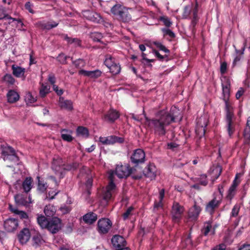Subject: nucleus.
<instances>
[{"instance_id":"f257e3e1","label":"nucleus","mask_w":250,"mask_h":250,"mask_svg":"<svg viewBox=\"0 0 250 250\" xmlns=\"http://www.w3.org/2000/svg\"><path fill=\"white\" fill-rule=\"evenodd\" d=\"M179 110L176 107L171 108L170 113L162 110L158 113L156 117L151 120L144 115L149 126L153 130L154 133L159 136H163L166 133L167 127L174 121L178 115Z\"/></svg>"},{"instance_id":"f03ea898","label":"nucleus","mask_w":250,"mask_h":250,"mask_svg":"<svg viewBox=\"0 0 250 250\" xmlns=\"http://www.w3.org/2000/svg\"><path fill=\"white\" fill-rule=\"evenodd\" d=\"M133 172V169L130 168L128 165H118L115 172L110 171L108 173V178L110 181L103 194V199L106 204L107 202L113 198V196L116 193V187L113 183V176L114 173L119 178H125Z\"/></svg>"},{"instance_id":"7ed1b4c3","label":"nucleus","mask_w":250,"mask_h":250,"mask_svg":"<svg viewBox=\"0 0 250 250\" xmlns=\"http://www.w3.org/2000/svg\"><path fill=\"white\" fill-rule=\"evenodd\" d=\"M225 111L226 112V126L227 131L230 136L235 130L234 117L233 115V107L232 103L230 101L225 102Z\"/></svg>"},{"instance_id":"20e7f679","label":"nucleus","mask_w":250,"mask_h":250,"mask_svg":"<svg viewBox=\"0 0 250 250\" xmlns=\"http://www.w3.org/2000/svg\"><path fill=\"white\" fill-rule=\"evenodd\" d=\"M78 167V164L74 163L72 165L64 166L62 159L59 158L54 160L52 168L55 171L56 174L61 178L62 177L63 171L65 170H70L76 169Z\"/></svg>"},{"instance_id":"39448f33","label":"nucleus","mask_w":250,"mask_h":250,"mask_svg":"<svg viewBox=\"0 0 250 250\" xmlns=\"http://www.w3.org/2000/svg\"><path fill=\"white\" fill-rule=\"evenodd\" d=\"M15 17H11L7 15L3 8H0V20H2L4 23H8L13 27H21L23 23L21 19L18 17V14H14Z\"/></svg>"},{"instance_id":"423d86ee","label":"nucleus","mask_w":250,"mask_h":250,"mask_svg":"<svg viewBox=\"0 0 250 250\" xmlns=\"http://www.w3.org/2000/svg\"><path fill=\"white\" fill-rule=\"evenodd\" d=\"M3 159L4 161H9L14 163H17L19 158L15 154L14 149L10 146L4 148L2 151Z\"/></svg>"},{"instance_id":"0eeeda50","label":"nucleus","mask_w":250,"mask_h":250,"mask_svg":"<svg viewBox=\"0 0 250 250\" xmlns=\"http://www.w3.org/2000/svg\"><path fill=\"white\" fill-rule=\"evenodd\" d=\"M15 200L18 206L28 207L32 203L30 195L27 194H17L15 196Z\"/></svg>"},{"instance_id":"6e6552de","label":"nucleus","mask_w":250,"mask_h":250,"mask_svg":"<svg viewBox=\"0 0 250 250\" xmlns=\"http://www.w3.org/2000/svg\"><path fill=\"white\" fill-rule=\"evenodd\" d=\"M112 223L107 218L100 219L98 222V231L101 233H106L111 229Z\"/></svg>"},{"instance_id":"1a4fd4ad","label":"nucleus","mask_w":250,"mask_h":250,"mask_svg":"<svg viewBox=\"0 0 250 250\" xmlns=\"http://www.w3.org/2000/svg\"><path fill=\"white\" fill-rule=\"evenodd\" d=\"M61 227L60 219L57 217H55L49 221L46 229L52 233H55L59 231Z\"/></svg>"},{"instance_id":"9d476101","label":"nucleus","mask_w":250,"mask_h":250,"mask_svg":"<svg viewBox=\"0 0 250 250\" xmlns=\"http://www.w3.org/2000/svg\"><path fill=\"white\" fill-rule=\"evenodd\" d=\"M242 175V174H241V173L236 174V175L235 176V178L233 181V183H232V185L230 186V187L229 188L228 190V192L227 198L228 199L231 200L233 198V197L234 196V195L236 193V188L240 182V181L238 179L240 178Z\"/></svg>"},{"instance_id":"9b49d317","label":"nucleus","mask_w":250,"mask_h":250,"mask_svg":"<svg viewBox=\"0 0 250 250\" xmlns=\"http://www.w3.org/2000/svg\"><path fill=\"white\" fill-rule=\"evenodd\" d=\"M124 141L123 138L115 136H109L108 137H100L99 141L103 145H110L116 143H122Z\"/></svg>"},{"instance_id":"f8f14e48","label":"nucleus","mask_w":250,"mask_h":250,"mask_svg":"<svg viewBox=\"0 0 250 250\" xmlns=\"http://www.w3.org/2000/svg\"><path fill=\"white\" fill-rule=\"evenodd\" d=\"M145 158V154L141 149H136L131 156V162L135 164L143 163Z\"/></svg>"},{"instance_id":"ddd939ff","label":"nucleus","mask_w":250,"mask_h":250,"mask_svg":"<svg viewBox=\"0 0 250 250\" xmlns=\"http://www.w3.org/2000/svg\"><path fill=\"white\" fill-rule=\"evenodd\" d=\"M84 17L95 23H100L103 20L101 16L94 12L89 10L84 11L83 13Z\"/></svg>"},{"instance_id":"4468645a","label":"nucleus","mask_w":250,"mask_h":250,"mask_svg":"<svg viewBox=\"0 0 250 250\" xmlns=\"http://www.w3.org/2000/svg\"><path fill=\"white\" fill-rule=\"evenodd\" d=\"M184 211V208L178 203L173 204L172 209V215L173 218L175 222L178 221L181 217Z\"/></svg>"},{"instance_id":"2eb2a0df","label":"nucleus","mask_w":250,"mask_h":250,"mask_svg":"<svg viewBox=\"0 0 250 250\" xmlns=\"http://www.w3.org/2000/svg\"><path fill=\"white\" fill-rule=\"evenodd\" d=\"M31 233L27 228L23 229L18 235V239L21 244L26 243L30 239Z\"/></svg>"},{"instance_id":"dca6fc26","label":"nucleus","mask_w":250,"mask_h":250,"mask_svg":"<svg viewBox=\"0 0 250 250\" xmlns=\"http://www.w3.org/2000/svg\"><path fill=\"white\" fill-rule=\"evenodd\" d=\"M221 172L222 168L219 165L213 166L210 168L208 174L210 177L212 184L214 181L219 177Z\"/></svg>"},{"instance_id":"f3484780","label":"nucleus","mask_w":250,"mask_h":250,"mask_svg":"<svg viewBox=\"0 0 250 250\" xmlns=\"http://www.w3.org/2000/svg\"><path fill=\"white\" fill-rule=\"evenodd\" d=\"M208 119L206 117H201L199 118L197 122V127L196 132L197 133L199 131H201L202 135H204L205 133V127L208 125Z\"/></svg>"},{"instance_id":"a211bd4d","label":"nucleus","mask_w":250,"mask_h":250,"mask_svg":"<svg viewBox=\"0 0 250 250\" xmlns=\"http://www.w3.org/2000/svg\"><path fill=\"white\" fill-rule=\"evenodd\" d=\"M4 228L9 232L15 230L18 226L17 220L13 218H9L4 222Z\"/></svg>"},{"instance_id":"6ab92c4d","label":"nucleus","mask_w":250,"mask_h":250,"mask_svg":"<svg viewBox=\"0 0 250 250\" xmlns=\"http://www.w3.org/2000/svg\"><path fill=\"white\" fill-rule=\"evenodd\" d=\"M111 242L116 249L126 246V241L125 238L120 235L114 236L111 239Z\"/></svg>"},{"instance_id":"aec40b11","label":"nucleus","mask_w":250,"mask_h":250,"mask_svg":"<svg viewBox=\"0 0 250 250\" xmlns=\"http://www.w3.org/2000/svg\"><path fill=\"white\" fill-rule=\"evenodd\" d=\"M79 74L87 76L90 78H97L99 77L102 74V72L99 70H95L94 71H86L84 70H80Z\"/></svg>"},{"instance_id":"412c9836","label":"nucleus","mask_w":250,"mask_h":250,"mask_svg":"<svg viewBox=\"0 0 250 250\" xmlns=\"http://www.w3.org/2000/svg\"><path fill=\"white\" fill-rule=\"evenodd\" d=\"M7 101L9 103H15L17 102L20 98L19 94L14 90H10L6 95Z\"/></svg>"},{"instance_id":"4be33fe9","label":"nucleus","mask_w":250,"mask_h":250,"mask_svg":"<svg viewBox=\"0 0 250 250\" xmlns=\"http://www.w3.org/2000/svg\"><path fill=\"white\" fill-rule=\"evenodd\" d=\"M59 105L62 108L68 110L73 109L72 102L70 100H65L62 97L59 98Z\"/></svg>"},{"instance_id":"5701e85b","label":"nucleus","mask_w":250,"mask_h":250,"mask_svg":"<svg viewBox=\"0 0 250 250\" xmlns=\"http://www.w3.org/2000/svg\"><path fill=\"white\" fill-rule=\"evenodd\" d=\"M12 69L13 70V74L16 77L24 78V73L25 69L15 65L12 66Z\"/></svg>"},{"instance_id":"b1692460","label":"nucleus","mask_w":250,"mask_h":250,"mask_svg":"<svg viewBox=\"0 0 250 250\" xmlns=\"http://www.w3.org/2000/svg\"><path fill=\"white\" fill-rule=\"evenodd\" d=\"M229 89H230V83L229 80H227L226 83H222V90L223 95V100L224 102L229 101Z\"/></svg>"},{"instance_id":"393cba45","label":"nucleus","mask_w":250,"mask_h":250,"mask_svg":"<svg viewBox=\"0 0 250 250\" xmlns=\"http://www.w3.org/2000/svg\"><path fill=\"white\" fill-rule=\"evenodd\" d=\"M200 211V208L196 205H194L193 207L189 209L188 213L189 217L192 220L196 219L198 216Z\"/></svg>"},{"instance_id":"a878e982","label":"nucleus","mask_w":250,"mask_h":250,"mask_svg":"<svg viewBox=\"0 0 250 250\" xmlns=\"http://www.w3.org/2000/svg\"><path fill=\"white\" fill-rule=\"evenodd\" d=\"M97 219V216L95 213L89 212L83 216V221L87 224H91Z\"/></svg>"},{"instance_id":"bb28decb","label":"nucleus","mask_w":250,"mask_h":250,"mask_svg":"<svg viewBox=\"0 0 250 250\" xmlns=\"http://www.w3.org/2000/svg\"><path fill=\"white\" fill-rule=\"evenodd\" d=\"M9 208L12 212L18 215L21 219H25L27 220L28 222L29 221L28 215L25 212L20 210L18 209L13 207L11 205H9Z\"/></svg>"},{"instance_id":"cd10ccee","label":"nucleus","mask_w":250,"mask_h":250,"mask_svg":"<svg viewBox=\"0 0 250 250\" xmlns=\"http://www.w3.org/2000/svg\"><path fill=\"white\" fill-rule=\"evenodd\" d=\"M202 233L205 236L212 235L215 233V229L212 228L210 224L208 222L204 224V228L202 229Z\"/></svg>"},{"instance_id":"c85d7f7f","label":"nucleus","mask_w":250,"mask_h":250,"mask_svg":"<svg viewBox=\"0 0 250 250\" xmlns=\"http://www.w3.org/2000/svg\"><path fill=\"white\" fill-rule=\"evenodd\" d=\"M125 7V6L120 4H116L112 7L111 12L113 15L117 16L118 18L120 15L122 14V12L123 11Z\"/></svg>"},{"instance_id":"c756f323","label":"nucleus","mask_w":250,"mask_h":250,"mask_svg":"<svg viewBox=\"0 0 250 250\" xmlns=\"http://www.w3.org/2000/svg\"><path fill=\"white\" fill-rule=\"evenodd\" d=\"M219 203L218 200H217L215 198L213 199L207 205L206 210L210 214L212 213L214 208L219 205Z\"/></svg>"},{"instance_id":"7c9ffc66","label":"nucleus","mask_w":250,"mask_h":250,"mask_svg":"<svg viewBox=\"0 0 250 250\" xmlns=\"http://www.w3.org/2000/svg\"><path fill=\"white\" fill-rule=\"evenodd\" d=\"M118 19L123 22L129 21L131 19V17L130 14L129 13L128 9L125 7L122 12V14L120 15Z\"/></svg>"},{"instance_id":"2f4dec72","label":"nucleus","mask_w":250,"mask_h":250,"mask_svg":"<svg viewBox=\"0 0 250 250\" xmlns=\"http://www.w3.org/2000/svg\"><path fill=\"white\" fill-rule=\"evenodd\" d=\"M39 24L42 28L49 30L56 27L58 25V23L55 21L40 22Z\"/></svg>"},{"instance_id":"473e14b6","label":"nucleus","mask_w":250,"mask_h":250,"mask_svg":"<svg viewBox=\"0 0 250 250\" xmlns=\"http://www.w3.org/2000/svg\"><path fill=\"white\" fill-rule=\"evenodd\" d=\"M145 175L151 180L154 179L156 177V168L154 166L150 165L147 168Z\"/></svg>"},{"instance_id":"72a5a7b5","label":"nucleus","mask_w":250,"mask_h":250,"mask_svg":"<svg viewBox=\"0 0 250 250\" xmlns=\"http://www.w3.org/2000/svg\"><path fill=\"white\" fill-rule=\"evenodd\" d=\"M119 117L118 113L114 110L111 109L105 116V119L111 122H113Z\"/></svg>"},{"instance_id":"f704fd0d","label":"nucleus","mask_w":250,"mask_h":250,"mask_svg":"<svg viewBox=\"0 0 250 250\" xmlns=\"http://www.w3.org/2000/svg\"><path fill=\"white\" fill-rule=\"evenodd\" d=\"M33 180L30 177L26 178L22 183V187L25 192H29L33 186Z\"/></svg>"},{"instance_id":"c9c22d12","label":"nucleus","mask_w":250,"mask_h":250,"mask_svg":"<svg viewBox=\"0 0 250 250\" xmlns=\"http://www.w3.org/2000/svg\"><path fill=\"white\" fill-rule=\"evenodd\" d=\"M56 211V208L52 205H48L46 206L44 209V212L45 214L48 217L53 216L55 214Z\"/></svg>"},{"instance_id":"e433bc0d","label":"nucleus","mask_w":250,"mask_h":250,"mask_svg":"<svg viewBox=\"0 0 250 250\" xmlns=\"http://www.w3.org/2000/svg\"><path fill=\"white\" fill-rule=\"evenodd\" d=\"M77 135L82 138H87L89 136L88 129L83 126H79L77 129Z\"/></svg>"},{"instance_id":"4c0bfd02","label":"nucleus","mask_w":250,"mask_h":250,"mask_svg":"<svg viewBox=\"0 0 250 250\" xmlns=\"http://www.w3.org/2000/svg\"><path fill=\"white\" fill-rule=\"evenodd\" d=\"M61 137L62 139L67 142H71L73 140L71 135V131L68 130L63 129L61 131Z\"/></svg>"},{"instance_id":"58836bf2","label":"nucleus","mask_w":250,"mask_h":250,"mask_svg":"<svg viewBox=\"0 0 250 250\" xmlns=\"http://www.w3.org/2000/svg\"><path fill=\"white\" fill-rule=\"evenodd\" d=\"M33 240L34 243V246H35L36 247L41 246L45 242V241L44 240L41 235L39 233H37L33 236Z\"/></svg>"},{"instance_id":"ea45409f","label":"nucleus","mask_w":250,"mask_h":250,"mask_svg":"<svg viewBox=\"0 0 250 250\" xmlns=\"http://www.w3.org/2000/svg\"><path fill=\"white\" fill-rule=\"evenodd\" d=\"M38 224L42 229H46L49 221L43 215H38L37 217Z\"/></svg>"},{"instance_id":"a19ab883","label":"nucleus","mask_w":250,"mask_h":250,"mask_svg":"<svg viewBox=\"0 0 250 250\" xmlns=\"http://www.w3.org/2000/svg\"><path fill=\"white\" fill-rule=\"evenodd\" d=\"M108 68L114 75L118 74L121 70L120 66L116 63L112 64Z\"/></svg>"},{"instance_id":"79ce46f5","label":"nucleus","mask_w":250,"mask_h":250,"mask_svg":"<svg viewBox=\"0 0 250 250\" xmlns=\"http://www.w3.org/2000/svg\"><path fill=\"white\" fill-rule=\"evenodd\" d=\"M2 80L8 84L12 85L15 82V79L10 74H6L3 77Z\"/></svg>"},{"instance_id":"37998d69","label":"nucleus","mask_w":250,"mask_h":250,"mask_svg":"<svg viewBox=\"0 0 250 250\" xmlns=\"http://www.w3.org/2000/svg\"><path fill=\"white\" fill-rule=\"evenodd\" d=\"M244 136L245 139L250 140V117L248 119L247 126L244 130Z\"/></svg>"},{"instance_id":"c03bdc74","label":"nucleus","mask_w":250,"mask_h":250,"mask_svg":"<svg viewBox=\"0 0 250 250\" xmlns=\"http://www.w3.org/2000/svg\"><path fill=\"white\" fill-rule=\"evenodd\" d=\"M49 86L45 84H42L40 90V94L41 96L42 97H44L49 92Z\"/></svg>"},{"instance_id":"a18cd8bd","label":"nucleus","mask_w":250,"mask_h":250,"mask_svg":"<svg viewBox=\"0 0 250 250\" xmlns=\"http://www.w3.org/2000/svg\"><path fill=\"white\" fill-rule=\"evenodd\" d=\"M165 195V190L164 189H161L159 192V202L158 203H156L154 205V208H157L159 207H162V201Z\"/></svg>"},{"instance_id":"49530a36","label":"nucleus","mask_w":250,"mask_h":250,"mask_svg":"<svg viewBox=\"0 0 250 250\" xmlns=\"http://www.w3.org/2000/svg\"><path fill=\"white\" fill-rule=\"evenodd\" d=\"M36 101V98L34 97L30 92H28L25 96V101L27 104H29L34 103Z\"/></svg>"},{"instance_id":"de8ad7c7","label":"nucleus","mask_w":250,"mask_h":250,"mask_svg":"<svg viewBox=\"0 0 250 250\" xmlns=\"http://www.w3.org/2000/svg\"><path fill=\"white\" fill-rule=\"evenodd\" d=\"M64 39L69 43H73L75 46L80 45L81 41L77 39H71L67 35L64 36Z\"/></svg>"},{"instance_id":"09e8293b","label":"nucleus","mask_w":250,"mask_h":250,"mask_svg":"<svg viewBox=\"0 0 250 250\" xmlns=\"http://www.w3.org/2000/svg\"><path fill=\"white\" fill-rule=\"evenodd\" d=\"M47 186L43 181L39 180L38 190L41 192H44L47 189Z\"/></svg>"},{"instance_id":"8fccbe9b","label":"nucleus","mask_w":250,"mask_h":250,"mask_svg":"<svg viewBox=\"0 0 250 250\" xmlns=\"http://www.w3.org/2000/svg\"><path fill=\"white\" fill-rule=\"evenodd\" d=\"M160 20L163 22L164 24L167 27H169L172 24V22L170 19L166 16H161L159 18Z\"/></svg>"},{"instance_id":"3c124183","label":"nucleus","mask_w":250,"mask_h":250,"mask_svg":"<svg viewBox=\"0 0 250 250\" xmlns=\"http://www.w3.org/2000/svg\"><path fill=\"white\" fill-rule=\"evenodd\" d=\"M239 210H240V206H239V205H238V204L235 205L233 207V208L232 209L230 216L231 217H236L238 215V213L239 212Z\"/></svg>"},{"instance_id":"603ef678","label":"nucleus","mask_w":250,"mask_h":250,"mask_svg":"<svg viewBox=\"0 0 250 250\" xmlns=\"http://www.w3.org/2000/svg\"><path fill=\"white\" fill-rule=\"evenodd\" d=\"M115 62L113 61L112 58L111 56H107L105 60L104 63L105 65L109 68L112 64Z\"/></svg>"},{"instance_id":"864d4df0","label":"nucleus","mask_w":250,"mask_h":250,"mask_svg":"<svg viewBox=\"0 0 250 250\" xmlns=\"http://www.w3.org/2000/svg\"><path fill=\"white\" fill-rule=\"evenodd\" d=\"M207 175L206 174H202L200 175L199 181L201 185L206 186L208 184V181L206 180Z\"/></svg>"},{"instance_id":"5fc2aeb1","label":"nucleus","mask_w":250,"mask_h":250,"mask_svg":"<svg viewBox=\"0 0 250 250\" xmlns=\"http://www.w3.org/2000/svg\"><path fill=\"white\" fill-rule=\"evenodd\" d=\"M133 209V208L132 207H130L128 208L126 211L123 214V218L125 220L128 218V217L131 214V212Z\"/></svg>"},{"instance_id":"6e6d98bb","label":"nucleus","mask_w":250,"mask_h":250,"mask_svg":"<svg viewBox=\"0 0 250 250\" xmlns=\"http://www.w3.org/2000/svg\"><path fill=\"white\" fill-rule=\"evenodd\" d=\"M102 34L100 33H94L92 35V38L95 41L99 42L102 38Z\"/></svg>"},{"instance_id":"4d7b16f0","label":"nucleus","mask_w":250,"mask_h":250,"mask_svg":"<svg viewBox=\"0 0 250 250\" xmlns=\"http://www.w3.org/2000/svg\"><path fill=\"white\" fill-rule=\"evenodd\" d=\"M227 68V64L226 62H223L221 64L220 66V72L221 74H224L226 71Z\"/></svg>"},{"instance_id":"13d9d810","label":"nucleus","mask_w":250,"mask_h":250,"mask_svg":"<svg viewBox=\"0 0 250 250\" xmlns=\"http://www.w3.org/2000/svg\"><path fill=\"white\" fill-rule=\"evenodd\" d=\"M163 31L165 35H168L171 38L174 37V33L169 29H163Z\"/></svg>"},{"instance_id":"bf43d9fd","label":"nucleus","mask_w":250,"mask_h":250,"mask_svg":"<svg viewBox=\"0 0 250 250\" xmlns=\"http://www.w3.org/2000/svg\"><path fill=\"white\" fill-rule=\"evenodd\" d=\"M58 60L61 63H64L66 60V56L63 54H60L58 57Z\"/></svg>"},{"instance_id":"052dcab7","label":"nucleus","mask_w":250,"mask_h":250,"mask_svg":"<svg viewBox=\"0 0 250 250\" xmlns=\"http://www.w3.org/2000/svg\"><path fill=\"white\" fill-rule=\"evenodd\" d=\"M226 245L223 244H220L214 247L212 250H225Z\"/></svg>"},{"instance_id":"680f3d73","label":"nucleus","mask_w":250,"mask_h":250,"mask_svg":"<svg viewBox=\"0 0 250 250\" xmlns=\"http://www.w3.org/2000/svg\"><path fill=\"white\" fill-rule=\"evenodd\" d=\"M25 7L30 13H33L34 11L32 9V5L30 2H27L25 4Z\"/></svg>"},{"instance_id":"e2e57ef3","label":"nucleus","mask_w":250,"mask_h":250,"mask_svg":"<svg viewBox=\"0 0 250 250\" xmlns=\"http://www.w3.org/2000/svg\"><path fill=\"white\" fill-rule=\"evenodd\" d=\"M58 192H56L55 191H49L48 192V195L47 197V198H49L50 199H54L55 195H56L58 194Z\"/></svg>"},{"instance_id":"0e129e2a","label":"nucleus","mask_w":250,"mask_h":250,"mask_svg":"<svg viewBox=\"0 0 250 250\" xmlns=\"http://www.w3.org/2000/svg\"><path fill=\"white\" fill-rule=\"evenodd\" d=\"M75 65L77 67H80L81 66H83L84 64V62L83 60L79 59L77 61H76L74 62Z\"/></svg>"},{"instance_id":"69168bd1","label":"nucleus","mask_w":250,"mask_h":250,"mask_svg":"<svg viewBox=\"0 0 250 250\" xmlns=\"http://www.w3.org/2000/svg\"><path fill=\"white\" fill-rule=\"evenodd\" d=\"M53 89L56 92L58 95H61L63 93L62 89L59 90L58 87L56 85H53Z\"/></svg>"},{"instance_id":"338daca9","label":"nucleus","mask_w":250,"mask_h":250,"mask_svg":"<svg viewBox=\"0 0 250 250\" xmlns=\"http://www.w3.org/2000/svg\"><path fill=\"white\" fill-rule=\"evenodd\" d=\"M244 93V90L242 88H241L239 90L236 94V98L238 99L240 98V97L243 95Z\"/></svg>"},{"instance_id":"774afa93","label":"nucleus","mask_w":250,"mask_h":250,"mask_svg":"<svg viewBox=\"0 0 250 250\" xmlns=\"http://www.w3.org/2000/svg\"><path fill=\"white\" fill-rule=\"evenodd\" d=\"M239 250H250V245H244Z\"/></svg>"}]
</instances>
